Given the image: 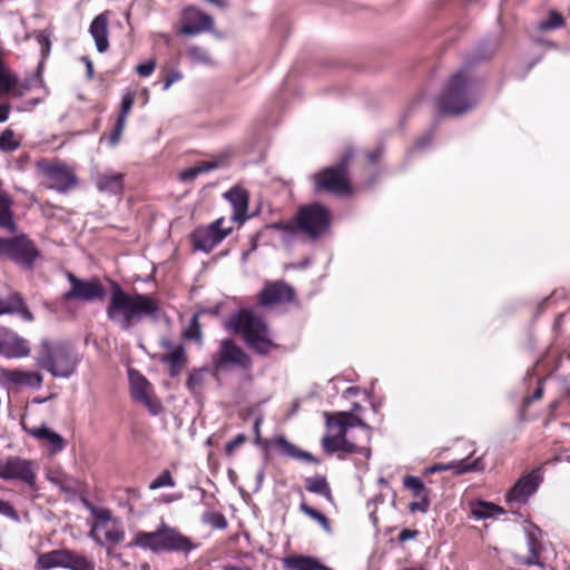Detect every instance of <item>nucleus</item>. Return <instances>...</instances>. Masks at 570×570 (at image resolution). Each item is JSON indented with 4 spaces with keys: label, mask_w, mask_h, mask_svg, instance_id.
<instances>
[{
    "label": "nucleus",
    "mask_w": 570,
    "mask_h": 570,
    "mask_svg": "<svg viewBox=\"0 0 570 570\" xmlns=\"http://www.w3.org/2000/svg\"><path fill=\"white\" fill-rule=\"evenodd\" d=\"M106 313L110 322L124 331H129L146 316L156 320L159 304L150 295L129 294L119 284L114 283Z\"/></svg>",
    "instance_id": "obj_1"
},
{
    "label": "nucleus",
    "mask_w": 570,
    "mask_h": 570,
    "mask_svg": "<svg viewBox=\"0 0 570 570\" xmlns=\"http://www.w3.org/2000/svg\"><path fill=\"white\" fill-rule=\"evenodd\" d=\"M479 91V83L466 70L458 71L439 97L440 115L460 116L469 111L478 104Z\"/></svg>",
    "instance_id": "obj_2"
},
{
    "label": "nucleus",
    "mask_w": 570,
    "mask_h": 570,
    "mask_svg": "<svg viewBox=\"0 0 570 570\" xmlns=\"http://www.w3.org/2000/svg\"><path fill=\"white\" fill-rule=\"evenodd\" d=\"M81 355L65 341L42 338L36 356L37 365L53 377L69 379L76 374Z\"/></svg>",
    "instance_id": "obj_3"
},
{
    "label": "nucleus",
    "mask_w": 570,
    "mask_h": 570,
    "mask_svg": "<svg viewBox=\"0 0 570 570\" xmlns=\"http://www.w3.org/2000/svg\"><path fill=\"white\" fill-rule=\"evenodd\" d=\"M226 328L240 334L247 346L259 355H266L275 347L268 326L250 311L240 309L232 314Z\"/></svg>",
    "instance_id": "obj_4"
},
{
    "label": "nucleus",
    "mask_w": 570,
    "mask_h": 570,
    "mask_svg": "<svg viewBox=\"0 0 570 570\" xmlns=\"http://www.w3.org/2000/svg\"><path fill=\"white\" fill-rule=\"evenodd\" d=\"M130 546L150 550L155 553H189L196 548V544L193 543L188 537L181 534L176 529L168 527L164 522L156 531L137 533Z\"/></svg>",
    "instance_id": "obj_5"
},
{
    "label": "nucleus",
    "mask_w": 570,
    "mask_h": 570,
    "mask_svg": "<svg viewBox=\"0 0 570 570\" xmlns=\"http://www.w3.org/2000/svg\"><path fill=\"white\" fill-rule=\"evenodd\" d=\"M35 568L37 570H51L55 568L95 570L96 564L94 560L75 550L61 548L40 553L36 560Z\"/></svg>",
    "instance_id": "obj_6"
},
{
    "label": "nucleus",
    "mask_w": 570,
    "mask_h": 570,
    "mask_svg": "<svg viewBox=\"0 0 570 570\" xmlns=\"http://www.w3.org/2000/svg\"><path fill=\"white\" fill-rule=\"evenodd\" d=\"M212 362L216 372L239 368L247 373L249 381L252 380L253 362L250 356L230 338L220 342L217 352L212 356Z\"/></svg>",
    "instance_id": "obj_7"
},
{
    "label": "nucleus",
    "mask_w": 570,
    "mask_h": 570,
    "mask_svg": "<svg viewBox=\"0 0 570 570\" xmlns=\"http://www.w3.org/2000/svg\"><path fill=\"white\" fill-rule=\"evenodd\" d=\"M39 256V249L24 234L8 238L0 237V257L10 259L26 269H31Z\"/></svg>",
    "instance_id": "obj_8"
},
{
    "label": "nucleus",
    "mask_w": 570,
    "mask_h": 570,
    "mask_svg": "<svg viewBox=\"0 0 570 570\" xmlns=\"http://www.w3.org/2000/svg\"><path fill=\"white\" fill-rule=\"evenodd\" d=\"M296 214L299 232L312 240L320 238L331 226V212L318 203L301 206Z\"/></svg>",
    "instance_id": "obj_9"
},
{
    "label": "nucleus",
    "mask_w": 570,
    "mask_h": 570,
    "mask_svg": "<svg viewBox=\"0 0 570 570\" xmlns=\"http://www.w3.org/2000/svg\"><path fill=\"white\" fill-rule=\"evenodd\" d=\"M351 158L352 154L346 153L336 165L316 173L314 175L315 191L325 190L336 195L350 194L347 165Z\"/></svg>",
    "instance_id": "obj_10"
},
{
    "label": "nucleus",
    "mask_w": 570,
    "mask_h": 570,
    "mask_svg": "<svg viewBox=\"0 0 570 570\" xmlns=\"http://www.w3.org/2000/svg\"><path fill=\"white\" fill-rule=\"evenodd\" d=\"M326 425L333 434H326L322 440V445L325 452L332 454L338 451L345 453H357L365 458H370L371 450L367 446H360L347 439L346 425L342 422H332L328 413H325Z\"/></svg>",
    "instance_id": "obj_11"
},
{
    "label": "nucleus",
    "mask_w": 570,
    "mask_h": 570,
    "mask_svg": "<svg viewBox=\"0 0 570 570\" xmlns=\"http://www.w3.org/2000/svg\"><path fill=\"white\" fill-rule=\"evenodd\" d=\"M89 509L95 518V522L89 532V538H91L97 544L102 546L104 543L97 535V532L104 530L106 541L111 543H120L124 541V528L118 520L112 519V514L109 509H99L94 505H89Z\"/></svg>",
    "instance_id": "obj_12"
},
{
    "label": "nucleus",
    "mask_w": 570,
    "mask_h": 570,
    "mask_svg": "<svg viewBox=\"0 0 570 570\" xmlns=\"http://www.w3.org/2000/svg\"><path fill=\"white\" fill-rule=\"evenodd\" d=\"M0 478L6 481H20L31 490L37 488L35 462L19 456H9L0 461Z\"/></svg>",
    "instance_id": "obj_13"
},
{
    "label": "nucleus",
    "mask_w": 570,
    "mask_h": 570,
    "mask_svg": "<svg viewBox=\"0 0 570 570\" xmlns=\"http://www.w3.org/2000/svg\"><path fill=\"white\" fill-rule=\"evenodd\" d=\"M39 169L48 180L47 188L67 194L78 185L75 171L62 163H39Z\"/></svg>",
    "instance_id": "obj_14"
},
{
    "label": "nucleus",
    "mask_w": 570,
    "mask_h": 570,
    "mask_svg": "<svg viewBox=\"0 0 570 570\" xmlns=\"http://www.w3.org/2000/svg\"><path fill=\"white\" fill-rule=\"evenodd\" d=\"M128 377L131 397L146 406L150 414L158 415L163 411V405L154 395L150 382L134 368L128 370Z\"/></svg>",
    "instance_id": "obj_15"
},
{
    "label": "nucleus",
    "mask_w": 570,
    "mask_h": 570,
    "mask_svg": "<svg viewBox=\"0 0 570 570\" xmlns=\"http://www.w3.org/2000/svg\"><path fill=\"white\" fill-rule=\"evenodd\" d=\"M67 279L70 283V288L62 296L65 301L94 302L102 299L106 295L105 287L96 278L89 281L80 279L71 272H67Z\"/></svg>",
    "instance_id": "obj_16"
},
{
    "label": "nucleus",
    "mask_w": 570,
    "mask_h": 570,
    "mask_svg": "<svg viewBox=\"0 0 570 570\" xmlns=\"http://www.w3.org/2000/svg\"><path fill=\"white\" fill-rule=\"evenodd\" d=\"M224 218H218L206 227L197 228L191 234L194 247L204 253H209L224 238H226L232 227H224Z\"/></svg>",
    "instance_id": "obj_17"
},
{
    "label": "nucleus",
    "mask_w": 570,
    "mask_h": 570,
    "mask_svg": "<svg viewBox=\"0 0 570 570\" xmlns=\"http://www.w3.org/2000/svg\"><path fill=\"white\" fill-rule=\"evenodd\" d=\"M542 482V473L540 469H534L522 474L512 488L505 493V501L509 504H524L539 489Z\"/></svg>",
    "instance_id": "obj_18"
},
{
    "label": "nucleus",
    "mask_w": 570,
    "mask_h": 570,
    "mask_svg": "<svg viewBox=\"0 0 570 570\" xmlns=\"http://www.w3.org/2000/svg\"><path fill=\"white\" fill-rule=\"evenodd\" d=\"M29 341L16 332L0 326V355L8 358H24L30 355Z\"/></svg>",
    "instance_id": "obj_19"
},
{
    "label": "nucleus",
    "mask_w": 570,
    "mask_h": 570,
    "mask_svg": "<svg viewBox=\"0 0 570 570\" xmlns=\"http://www.w3.org/2000/svg\"><path fill=\"white\" fill-rule=\"evenodd\" d=\"M0 379L7 387H29L38 390L43 383V377L39 372L21 368H1Z\"/></svg>",
    "instance_id": "obj_20"
},
{
    "label": "nucleus",
    "mask_w": 570,
    "mask_h": 570,
    "mask_svg": "<svg viewBox=\"0 0 570 570\" xmlns=\"http://www.w3.org/2000/svg\"><path fill=\"white\" fill-rule=\"evenodd\" d=\"M294 288L284 281L269 282L259 293V303L263 306L288 303L294 299Z\"/></svg>",
    "instance_id": "obj_21"
},
{
    "label": "nucleus",
    "mask_w": 570,
    "mask_h": 570,
    "mask_svg": "<svg viewBox=\"0 0 570 570\" xmlns=\"http://www.w3.org/2000/svg\"><path fill=\"white\" fill-rule=\"evenodd\" d=\"M181 22L183 32L188 36H194L210 30L214 24V20L210 16L194 7L184 10Z\"/></svg>",
    "instance_id": "obj_22"
},
{
    "label": "nucleus",
    "mask_w": 570,
    "mask_h": 570,
    "mask_svg": "<svg viewBox=\"0 0 570 570\" xmlns=\"http://www.w3.org/2000/svg\"><path fill=\"white\" fill-rule=\"evenodd\" d=\"M485 469V464L481 456L470 461V455L463 460L452 461L450 463H435L425 469L426 474L452 470L455 474H464L469 472H480Z\"/></svg>",
    "instance_id": "obj_23"
},
{
    "label": "nucleus",
    "mask_w": 570,
    "mask_h": 570,
    "mask_svg": "<svg viewBox=\"0 0 570 570\" xmlns=\"http://www.w3.org/2000/svg\"><path fill=\"white\" fill-rule=\"evenodd\" d=\"M125 175L114 170L98 173L95 176V185L98 191L109 195H120L124 190Z\"/></svg>",
    "instance_id": "obj_24"
},
{
    "label": "nucleus",
    "mask_w": 570,
    "mask_h": 570,
    "mask_svg": "<svg viewBox=\"0 0 570 570\" xmlns=\"http://www.w3.org/2000/svg\"><path fill=\"white\" fill-rule=\"evenodd\" d=\"M108 22L109 13L108 11H105L95 17L89 27V32L95 40L98 52L100 53L106 52L109 48Z\"/></svg>",
    "instance_id": "obj_25"
},
{
    "label": "nucleus",
    "mask_w": 570,
    "mask_h": 570,
    "mask_svg": "<svg viewBox=\"0 0 570 570\" xmlns=\"http://www.w3.org/2000/svg\"><path fill=\"white\" fill-rule=\"evenodd\" d=\"M16 313L20 314L23 321H33L32 313L18 293H11L4 298L0 297V315Z\"/></svg>",
    "instance_id": "obj_26"
},
{
    "label": "nucleus",
    "mask_w": 570,
    "mask_h": 570,
    "mask_svg": "<svg viewBox=\"0 0 570 570\" xmlns=\"http://www.w3.org/2000/svg\"><path fill=\"white\" fill-rule=\"evenodd\" d=\"M26 431L35 439L47 442L52 453L61 452L66 448L63 438L59 433L50 430L46 424L26 429Z\"/></svg>",
    "instance_id": "obj_27"
},
{
    "label": "nucleus",
    "mask_w": 570,
    "mask_h": 570,
    "mask_svg": "<svg viewBox=\"0 0 570 570\" xmlns=\"http://www.w3.org/2000/svg\"><path fill=\"white\" fill-rule=\"evenodd\" d=\"M285 570H333L323 564L317 558L305 554H294L283 559Z\"/></svg>",
    "instance_id": "obj_28"
},
{
    "label": "nucleus",
    "mask_w": 570,
    "mask_h": 570,
    "mask_svg": "<svg viewBox=\"0 0 570 570\" xmlns=\"http://www.w3.org/2000/svg\"><path fill=\"white\" fill-rule=\"evenodd\" d=\"M226 159L227 157L225 155H218L215 156L212 160L200 161L195 166L188 167L180 171L179 178L181 181H191L200 174L223 167L226 163Z\"/></svg>",
    "instance_id": "obj_29"
},
{
    "label": "nucleus",
    "mask_w": 570,
    "mask_h": 570,
    "mask_svg": "<svg viewBox=\"0 0 570 570\" xmlns=\"http://www.w3.org/2000/svg\"><path fill=\"white\" fill-rule=\"evenodd\" d=\"M161 346L167 353L159 356V361L163 364H181L186 365L188 356L185 347L181 344H175L168 338L161 340Z\"/></svg>",
    "instance_id": "obj_30"
},
{
    "label": "nucleus",
    "mask_w": 570,
    "mask_h": 570,
    "mask_svg": "<svg viewBox=\"0 0 570 570\" xmlns=\"http://www.w3.org/2000/svg\"><path fill=\"white\" fill-rule=\"evenodd\" d=\"M275 446L283 455L306 461L308 463L318 464L320 461L309 452L297 449L293 443L288 442L285 438L275 440Z\"/></svg>",
    "instance_id": "obj_31"
},
{
    "label": "nucleus",
    "mask_w": 570,
    "mask_h": 570,
    "mask_svg": "<svg viewBox=\"0 0 570 570\" xmlns=\"http://www.w3.org/2000/svg\"><path fill=\"white\" fill-rule=\"evenodd\" d=\"M225 197L229 199L233 205V220H237L246 214L248 208V196L245 190L240 188H232L225 194Z\"/></svg>",
    "instance_id": "obj_32"
},
{
    "label": "nucleus",
    "mask_w": 570,
    "mask_h": 570,
    "mask_svg": "<svg viewBox=\"0 0 570 570\" xmlns=\"http://www.w3.org/2000/svg\"><path fill=\"white\" fill-rule=\"evenodd\" d=\"M305 488L311 493L323 495L328 502L334 501L331 487L323 475L306 478Z\"/></svg>",
    "instance_id": "obj_33"
},
{
    "label": "nucleus",
    "mask_w": 570,
    "mask_h": 570,
    "mask_svg": "<svg viewBox=\"0 0 570 570\" xmlns=\"http://www.w3.org/2000/svg\"><path fill=\"white\" fill-rule=\"evenodd\" d=\"M471 513L476 520H484L504 513L503 508L487 501H478L472 504Z\"/></svg>",
    "instance_id": "obj_34"
},
{
    "label": "nucleus",
    "mask_w": 570,
    "mask_h": 570,
    "mask_svg": "<svg viewBox=\"0 0 570 570\" xmlns=\"http://www.w3.org/2000/svg\"><path fill=\"white\" fill-rule=\"evenodd\" d=\"M333 422H342L346 425V432L350 428L358 426L365 431V440L368 442L372 436V428L365 423L361 417L353 415L352 413L342 412L340 413V419L334 420Z\"/></svg>",
    "instance_id": "obj_35"
},
{
    "label": "nucleus",
    "mask_w": 570,
    "mask_h": 570,
    "mask_svg": "<svg viewBox=\"0 0 570 570\" xmlns=\"http://www.w3.org/2000/svg\"><path fill=\"white\" fill-rule=\"evenodd\" d=\"M207 374V367L193 368L189 372L188 379L186 381L187 390L194 395L197 394L199 390L203 387Z\"/></svg>",
    "instance_id": "obj_36"
},
{
    "label": "nucleus",
    "mask_w": 570,
    "mask_h": 570,
    "mask_svg": "<svg viewBox=\"0 0 570 570\" xmlns=\"http://www.w3.org/2000/svg\"><path fill=\"white\" fill-rule=\"evenodd\" d=\"M0 228L7 229L10 233L16 230L10 202L3 195H0Z\"/></svg>",
    "instance_id": "obj_37"
},
{
    "label": "nucleus",
    "mask_w": 570,
    "mask_h": 570,
    "mask_svg": "<svg viewBox=\"0 0 570 570\" xmlns=\"http://www.w3.org/2000/svg\"><path fill=\"white\" fill-rule=\"evenodd\" d=\"M529 554L521 560L525 566H540V542L532 533L527 534Z\"/></svg>",
    "instance_id": "obj_38"
},
{
    "label": "nucleus",
    "mask_w": 570,
    "mask_h": 570,
    "mask_svg": "<svg viewBox=\"0 0 570 570\" xmlns=\"http://www.w3.org/2000/svg\"><path fill=\"white\" fill-rule=\"evenodd\" d=\"M183 337L188 341H195L198 344L203 342V332L199 323V313H195L189 321L188 326L183 331Z\"/></svg>",
    "instance_id": "obj_39"
},
{
    "label": "nucleus",
    "mask_w": 570,
    "mask_h": 570,
    "mask_svg": "<svg viewBox=\"0 0 570 570\" xmlns=\"http://www.w3.org/2000/svg\"><path fill=\"white\" fill-rule=\"evenodd\" d=\"M403 487L412 492L415 498L429 495V491L419 476L406 475L403 478Z\"/></svg>",
    "instance_id": "obj_40"
},
{
    "label": "nucleus",
    "mask_w": 570,
    "mask_h": 570,
    "mask_svg": "<svg viewBox=\"0 0 570 570\" xmlns=\"http://www.w3.org/2000/svg\"><path fill=\"white\" fill-rule=\"evenodd\" d=\"M299 510L311 519L317 521L326 532H331V524L325 514L309 507L305 501L301 502Z\"/></svg>",
    "instance_id": "obj_41"
},
{
    "label": "nucleus",
    "mask_w": 570,
    "mask_h": 570,
    "mask_svg": "<svg viewBox=\"0 0 570 570\" xmlns=\"http://www.w3.org/2000/svg\"><path fill=\"white\" fill-rule=\"evenodd\" d=\"M20 141L14 139V132L11 129H6L0 135V151L9 153L18 149Z\"/></svg>",
    "instance_id": "obj_42"
},
{
    "label": "nucleus",
    "mask_w": 570,
    "mask_h": 570,
    "mask_svg": "<svg viewBox=\"0 0 570 570\" xmlns=\"http://www.w3.org/2000/svg\"><path fill=\"white\" fill-rule=\"evenodd\" d=\"M202 520L204 523H207L218 530H224L228 525L225 515L220 512H206L203 514Z\"/></svg>",
    "instance_id": "obj_43"
},
{
    "label": "nucleus",
    "mask_w": 570,
    "mask_h": 570,
    "mask_svg": "<svg viewBox=\"0 0 570 570\" xmlns=\"http://www.w3.org/2000/svg\"><path fill=\"white\" fill-rule=\"evenodd\" d=\"M564 19L561 13L557 11H550L549 17L546 20L539 22V29L541 31L558 29L562 27Z\"/></svg>",
    "instance_id": "obj_44"
},
{
    "label": "nucleus",
    "mask_w": 570,
    "mask_h": 570,
    "mask_svg": "<svg viewBox=\"0 0 570 570\" xmlns=\"http://www.w3.org/2000/svg\"><path fill=\"white\" fill-rule=\"evenodd\" d=\"M267 227L272 228V229H275V230L284 232V233L289 234V235H294V234L301 233L299 229H298L297 214L295 215L293 220L276 222V223H273V224L268 225Z\"/></svg>",
    "instance_id": "obj_45"
},
{
    "label": "nucleus",
    "mask_w": 570,
    "mask_h": 570,
    "mask_svg": "<svg viewBox=\"0 0 570 570\" xmlns=\"http://www.w3.org/2000/svg\"><path fill=\"white\" fill-rule=\"evenodd\" d=\"M175 487V481L168 470L163 471L155 480L149 484L150 490H157L160 488Z\"/></svg>",
    "instance_id": "obj_46"
},
{
    "label": "nucleus",
    "mask_w": 570,
    "mask_h": 570,
    "mask_svg": "<svg viewBox=\"0 0 570 570\" xmlns=\"http://www.w3.org/2000/svg\"><path fill=\"white\" fill-rule=\"evenodd\" d=\"M188 56L196 63H204V65L210 63V58H209L208 52L202 47L190 46L188 48Z\"/></svg>",
    "instance_id": "obj_47"
},
{
    "label": "nucleus",
    "mask_w": 570,
    "mask_h": 570,
    "mask_svg": "<svg viewBox=\"0 0 570 570\" xmlns=\"http://www.w3.org/2000/svg\"><path fill=\"white\" fill-rule=\"evenodd\" d=\"M134 104H135V95L130 91L126 92L122 96L121 104H120V111H119L117 119H122V121H126L127 116L129 115Z\"/></svg>",
    "instance_id": "obj_48"
},
{
    "label": "nucleus",
    "mask_w": 570,
    "mask_h": 570,
    "mask_svg": "<svg viewBox=\"0 0 570 570\" xmlns=\"http://www.w3.org/2000/svg\"><path fill=\"white\" fill-rule=\"evenodd\" d=\"M125 127H126V121H122V119L116 120V122L112 127V130L108 137L110 146L115 147L119 142Z\"/></svg>",
    "instance_id": "obj_49"
},
{
    "label": "nucleus",
    "mask_w": 570,
    "mask_h": 570,
    "mask_svg": "<svg viewBox=\"0 0 570 570\" xmlns=\"http://www.w3.org/2000/svg\"><path fill=\"white\" fill-rule=\"evenodd\" d=\"M417 499H419V501H414L409 504V510L412 513H414V512L425 513L429 510V507L431 504V500H430L429 495L419 497Z\"/></svg>",
    "instance_id": "obj_50"
},
{
    "label": "nucleus",
    "mask_w": 570,
    "mask_h": 570,
    "mask_svg": "<svg viewBox=\"0 0 570 570\" xmlns=\"http://www.w3.org/2000/svg\"><path fill=\"white\" fill-rule=\"evenodd\" d=\"M155 68H156V62H155V60L150 59L142 63H139L136 67V71L141 77H148L154 72Z\"/></svg>",
    "instance_id": "obj_51"
},
{
    "label": "nucleus",
    "mask_w": 570,
    "mask_h": 570,
    "mask_svg": "<svg viewBox=\"0 0 570 570\" xmlns=\"http://www.w3.org/2000/svg\"><path fill=\"white\" fill-rule=\"evenodd\" d=\"M0 514L11 518L13 520H18V513L13 505L2 499H0Z\"/></svg>",
    "instance_id": "obj_52"
},
{
    "label": "nucleus",
    "mask_w": 570,
    "mask_h": 570,
    "mask_svg": "<svg viewBox=\"0 0 570 570\" xmlns=\"http://www.w3.org/2000/svg\"><path fill=\"white\" fill-rule=\"evenodd\" d=\"M246 441L245 434H238L234 440L229 441L225 445V452L227 455H233L234 451Z\"/></svg>",
    "instance_id": "obj_53"
},
{
    "label": "nucleus",
    "mask_w": 570,
    "mask_h": 570,
    "mask_svg": "<svg viewBox=\"0 0 570 570\" xmlns=\"http://www.w3.org/2000/svg\"><path fill=\"white\" fill-rule=\"evenodd\" d=\"M432 139H433V131H428L426 134H424L421 138H419L416 140V142L413 146V150H420V149L425 148L426 146H429L431 144Z\"/></svg>",
    "instance_id": "obj_54"
},
{
    "label": "nucleus",
    "mask_w": 570,
    "mask_h": 570,
    "mask_svg": "<svg viewBox=\"0 0 570 570\" xmlns=\"http://www.w3.org/2000/svg\"><path fill=\"white\" fill-rule=\"evenodd\" d=\"M183 78V75L179 71H171L164 80V90H168L171 85Z\"/></svg>",
    "instance_id": "obj_55"
},
{
    "label": "nucleus",
    "mask_w": 570,
    "mask_h": 570,
    "mask_svg": "<svg viewBox=\"0 0 570 570\" xmlns=\"http://www.w3.org/2000/svg\"><path fill=\"white\" fill-rule=\"evenodd\" d=\"M417 535H419V531H417V530L403 529V530L399 533L397 539H399V541H400V542H405V541H409V540L415 539Z\"/></svg>",
    "instance_id": "obj_56"
},
{
    "label": "nucleus",
    "mask_w": 570,
    "mask_h": 570,
    "mask_svg": "<svg viewBox=\"0 0 570 570\" xmlns=\"http://www.w3.org/2000/svg\"><path fill=\"white\" fill-rule=\"evenodd\" d=\"M168 374L170 377H177L185 365L181 364H168Z\"/></svg>",
    "instance_id": "obj_57"
},
{
    "label": "nucleus",
    "mask_w": 570,
    "mask_h": 570,
    "mask_svg": "<svg viewBox=\"0 0 570 570\" xmlns=\"http://www.w3.org/2000/svg\"><path fill=\"white\" fill-rule=\"evenodd\" d=\"M10 106L9 105H0V122H4L9 118Z\"/></svg>",
    "instance_id": "obj_58"
},
{
    "label": "nucleus",
    "mask_w": 570,
    "mask_h": 570,
    "mask_svg": "<svg viewBox=\"0 0 570 570\" xmlns=\"http://www.w3.org/2000/svg\"><path fill=\"white\" fill-rule=\"evenodd\" d=\"M382 150L379 148L374 151L367 154V159L371 164H375L377 159L381 157Z\"/></svg>",
    "instance_id": "obj_59"
},
{
    "label": "nucleus",
    "mask_w": 570,
    "mask_h": 570,
    "mask_svg": "<svg viewBox=\"0 0 570 570\" xmlns=\"http://www.w3.org/2000/svg\"><path fill=\"white\" fill-rule=\"evenodd\" d=\"M543 395V387L539 385L533 394L527 400L528 402L540 400Z\"/></svg>",
    "instance_id": "obj_60"
},
{
    "label": "nucleus",
    "mask_w": 570,
    "mask_h": 570,
    "mask_svg": "<svg viewBox=\"0 0 570 570\" xmlns=\"http://www.w3.org/2000/svg\"><path fill=\"white\" fill-rule=\"evenodd\" d=\"M82 60L86 62V71H87V77L89 79L92 78L94 76V66H92V62L89 58L87 57H83Z\"/></svg>",
    "instance_id": "obj_61"
},
{
    "label": "nucleus",
    "mask_w": 570,
    "mask_h": 570,
    "mask_svg": "<svg viewBox=\"0 0 570 570\" xmlns=\"http://www.w3.org/2000/svg\"><path fill=\"white\" fill-rule=\"evenodd\" d=\"M37 38H38L39 43L42 47V51H45V49H46V51H49V47H50L49 39L43 35H39Z\"/></svg>",
    "instance_id": "obj_62"
},
{
    "label": "nucleus",
    "mask_w": 570,
    "mask_h": 570,
    "mask_svg": "<svg viewBox=\"0 0 570 570\" xmlns=\"http://www.w3.org/2000/svg\"><path fill=\"white\" fill-rule=\"evenodd\" d=\"M360 392L358 387L356 386H350L347 387L345 391H344V396L347 397V396H355L357 395Z\"/></svg>",
    "instance_id": "obj_63"
},
{
    "label": "nucleus",
    "mask_w": 570,
    "mask_h": 570,
    "mask_svg": "<svg viewBox=\"0 0 570 570\" xmlns=\"http://www.w3.org/2000/svg\"><path fill=\"white\" fill-rule=\"evenodd\" d=\"M224 570H253L250 567L247 566H225Z\"/></svg>",
    "instance_id": "obj_64"
}]
</instances>
